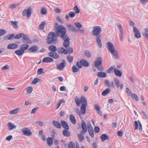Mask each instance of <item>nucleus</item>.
Listing matches in <instances>:
<instances>
[{
	"label": "nucleus",
	"mask_w": 148,
	"mask_h": 148,
	"mask_svg": "<svg viewBox=\"0 0 148 148\" xmlns=\"http://www.w3.org/2000/svg\"><path fill=\"white\" fill-rule=\"evenodd\" d=\"M29 47V45L28 44H23L22 45L21 47L20 48V49H21L22 50H23L24 51V50L27 49Z\"/></svg>",
	"instance_id": "obj_39"
},
{
	"label": "nucleus",
	"mask_w": 148,
	"mask_h": 148,
	"mask_svg": "<svg viewBox=\"0 0 148 148\" xmlns=\"http://www.w3.org/2000/svg\"><path fill=\"white\" fill-rule=\"evenodd\" d=\"M125 92L129 96H131L133 94L130 90L127 88H126Z\"/></svg>",
	"instance_id": "obj_45"
},
{
	"label": "nucleus",
	"mask_w": 148,
	"mask_h": 148,
	"mask_svg": "<svg viewBox=\"0 0 148 148\" xmlns=\"http://www.w3.org/2000/svg\"><path fill=\"white\" fill-rule=\"evenodd\" d=\"M14 34H11L6 36L5 39L6 38L8 40H11L12 38L14 36Z\"/></svg>",
	"instance_id": "obj_54"
},
{
	"label": "nucleus",
	"mask_w": 148,
	"mask_h": 148,
	"mask_svg": "<svg viewBox=\"0 0 148 148\" xmlns=\"http://www.w3.org/2000/svg\"><path fill=\"white\" fill-rule=\"evenodd\" d=\"M82 130L81 131V133L82 134H84L87 131V128L86 123L84 121H82Z\"/></svg>",
	"instance_id": "obj_10"
},
{
	"label": "nucleus",
	"mask_w": 148,
	"mask_h": 148,
	"mask_svg": "<svg viewBox=\"0 0 148 148\" xmlns=\"http://www.w3.org/2000/svg\"><path fill=\"white\" fill-rule=\"evenodd\" d=\"M53 59L50 57H46L45 58L43 59L42 61V62L43 63L45 62L47 63H49L53 62Z\"/></svg>",
	"instance_id": "obj_24"
},
{
	"label": "nucleus",
	"mask_w": 148,
	"mask_h": 148,
	"mask_svg": "<svg viewBox=\"0 0 148 148\" xmlns=\"http://www.w3.org/2000/svg\"><path fill=\"white\" fill-rule=\"evenodd\" d=\"M57 52L59 54L64 53L65 54H67L66 50L62 47H59L57 50Z\"/></svg>",
	"instance_id": "obj_14"
},
{
	"label": "nucleus",
	"mask_w": 148,
	"mask_h": 148,
	"mask_svg": "<svg viewBox=\"0 0 148 148\" xmlns=\"http://www.w3.org/2000/svg\"><path fill=\"white\" fill-rule=\"evenodd\" d=\"M8 126V130H12L16 128V125L11 122H9L7 124Z\"/></svg>",
	"instance_id": "obj_16"
},
{
	"label": "nucleus",
	"mask_w": 148,
	"mask_h": 148,
	"mask_svg": "<svg viewBox=\"0 0 148 148\" xmlns=\"http://www.w3.org/2000/svg\"><path fill=\"white\" fill-rule=\"evenodd\" d=\"M108 136L106 134H103L101 136V139L102 141H104L106 140H108L109 139Z\"/></svg>",
	"instance_id": "obj_29"
},
{
	"label": "nucleus",
	"mask_w": 148,
	"mask_h": 148,
	"mask_svg": "<svg viewBox=\"0 0 148 148\" xmlns=\"http://www.w3.org/2000/svg\"><path fill=\"white\" fill-rule=\"evenodd\" d=\"M67 59L68 62L69 63L72 62L73 60V57L70 55H69L67 57Z\"/></svg>",
	"instance_id": "obj_48"
},
{
	"label": "nucleus",
	"mask_w": 148,
	"mask_h": 148,
	"mask_svg": "<svg viewBox=\"0 0 148 148\" xmlns=\"http://www.w3.org/2000/svg\"><path fill=\"white\" fill-rule=\"evenodd\" d=\"M64 102H65V101L64 99H62L59 100L57 104V106L56 109H57L59 108L62 103Z\"/></svg>",
	"instance_id": "obj_41"
},
{
	"label": "nucleus",
	"mask_w": 148,
	"mask_h": 148,
	"mask_svg": "<svg viewBox=\"0 0 148 148\" xmlns=\"http://www.w3.org/2000/svg\"><path fill=\"white\" fill-rule=\"evenodd\" d=\"M22 132L23 133V135L27 136H30L32 134V132L27 127H24L22 130Z\"/></svg>",
	"instance_id": "obj_9"
},
{
	"label": "nucleus",
	"mask_w": 148,
	"mask_h": 148,
	"mask_svg": "<svg viewBox=\"0 0 148 148\" xmlns=\"http://www.w3.org/2000/svg\"><path fill=\"white\" fill-rule=\"evenodd\" d=\"M68 130H64L63 131V135L66 137H69L71 136L70 132Z\"/></svg>",
	"instance_id": "obj_35"
},
{
	"label": "nucleus",
	"mask_w": 148,
	"mask_h": 148,
	"mask_svg": "<svg viewBox=\"0 0 148 148\" xmlns=\"http://www.w3.org/2000/svg\"><path fill=\"white\" fill-rule=\"evenodd\" d=\"M67 27L68 28L69 30L72 31L73 32H76L77 31V30L76 28L74 26L70 25L69 24H68L66 25Z\"/></svg>",
	"instance_id": "obj_18"
},
{
	"label": "nucleus",
	"mask_w": 148,
	"mask_h": 148,
	"mask_svg": "<svg viewBox=\"0 0 148 148\" xmlns=\"http://www.w3.org/2000/svg\"><path fill=\"white\" fill-rule=\"evenodd\" d=\"M6 32L4 29H0V36H2L4 35L6 33Z\"/></svg>",
	"instance_id": "obj_49"
},
{
	"label": "nucleus",
	"mask_w": 148,
	"mask_h": 148,
	"mask_svg": "<svg viewBox=\"0 0 148 148\" xmlns=\"http://www.w3.org/2000/svg\"><path fill=\"white\" fill-rule=\"evenodd\" d=\"M44 73L42 68L39 69L37 71V73L38 74H41Z\"/></svg>",
	"instance_id": "obj_61"
},
{
	"label": "nucleus",
	"mask_w": 148,
	"mask_h": 148,
	"mask_svg": "<svg viewBox=\"0 0 148 148\" xmlns=\"http://www.w3.org/2000/svg\"><path fill=\"white\" fill-rule=\"evenodd\" d=\"M72 70L73 72L75 73L78 71H79V69L75 66L74 65L72 67Z\"/></svg>",
	"instance_id": "obj_58"
},
{
	"label": "nucleus",
	"mask_w": 148,
	"mask_h": 148,
	"mask_svg": "<svg viewBox=\"0 0 148 148\" xmlns=\"http://www.w3.org/2000/svg\"><path fill=\"white\" fill-rule=\"evenodd\" d=\"M70 119L71 122L74 124L76 123V121L74 116L73 114H71L70 116Z\"/></svg>",
	"instance_id": "obj_34"
},
{
	"label": "nucleus",
	"mask_w": 148,
	"mask_h": 148,
	"mask_svg": "<svg viewBox=\"0 0 148 148\" xmlns=\"http://www.w3.org/2000/svg\"><path fill=\"white\" fill-rule=\"evenodd\" d=\"M26 90H27V94H29L32 92L33 90V88L32 87H28L26 89Z\"/></svg>",
	"instance_id": "obj_53"
},
{
	"label": "nucleus",
	"mask_w": 148,
	"mask_h": 148,
	"mask_svg": "<svg viewBox=\"0 0 148 148\" xmlns=\"http://www.w3.org/2000/svg\"><path fill=\"white\" fill-rule=\"evenodd\" d=\"M117 25L121 34H123V31L122 25L120 23L118 24Z\"/></svg>",
	"instance_id": "obj_42"
},
{
	"label": "nucleus",
	"mask_w": 148,
	"mask_h": 148,
	"mask_svg": "<svg viewBox=\"0 0 148 148\" xmlns=\"http://www.w3.org/2000/svg\"><path fill=\"white\" fill-rule=\"evenodd\" d=\"M19 108H17L15 109H14L10 111L9 112V113L11 114H17L19 111Z\"/></svg>",
	"instance_id": "obj_37"
},
{
	"label": "nucleus",
	"mask_w": 148,
	"mask_h": 148,
	"mask_svg": "<svg viewBox=\"0 0 148 148\" xmlns=\"http://www.w3.org/2000/svg\"><path fill=\"white\" fill-rule=\"evenodd\" d=\"M10 23L14 29H17L18 28V23L17 21H15L14 22L12 21H11Z\"/></svg>",
	"instance_id": "obj_31"
},
{
	"label": "nucleus",
	"mask_w": 148,
	"mask_h": 148,
	"mask_svg": "<svg viewBox=\"0 0 148 148\" xmlns=\"http://www.w3.org/2000/svg\"><path fill=\"white\" fill-rule=\"evenodd\" d=\"M107 45L108 50L110 52L115 50L114 46L111 42H108Z\"/></svg>",
	"instance_id": "obj_13"
},
{
	"label": "nucleus",
	"mask_w": 148,
	"mask_h": 148,
	"mask_svg": "<svg viewBox=\"0 0 148 148\" xmlns=\"http://www.w3.org/2000/svg\"><path fill=\"white\" fill-rule=\"evenodd\" d=\"M24 51L21 49H18L15 51V53L18 56H21L24 53Z\"/></svg>",
	"instance_id": "obj_36"
},
{
	"label": "nucleus",
	"mask_w": 148,
	"mask_h": 148,
	"mask_svg": "<svg viewBox=\"0 0 148 148\" xmlns=\"http://www.w3.org/2000/svg\"><path fill=\"white\" fill-rule=\"evenodd\" d=\"M66 62L65 60H63L62 61V62L60 64H57L56 68L60 71H62L66 66Z\"/></svg>",
	"instance_id": "obj_8"
},
{
	"label": "nucleus",
	"mask_w": 148,
	"mask_h": 148,
	"mask_svg": "<svg viewBox=\"0 0 148 148\" xmlns=\"http://www.w3.org/2000/svg\"><path fill=\"white\" fill-rule=\"evenodd\" d=\"M62 125L63 128L66 130L69 129V125L67 123L64 121H61Z\"/></svg>",
	"instance_id": "obj_21"
},
{
	"label": "nucleus",
	"mask_w": 148,
	"mask_h": 148,
	"mask_svg": "<svg viewBox=\"0 0 148 148\" xmlns=\"http://www.w3.org/2000/svg\"><path fill=\"white\" fill-rule=\"evenodd\" d=\"M41 79L38 78H34L31 84L33 85L36 84L37 83L40 82Z\"/></svg>",
	"instance_id": "obj_43"
},
{
	"label": "nucleus",
	"mask_w": 148,
	"mask_h": 148,
	"mask_svg": "<svg viewBox=\"0 0 148 148\" xmlns=\"http://www.w3.org/2000/svg\"><path fill=\"white\" fill-rule=\"evenodd\" d=\"M63 40V45L66 49L68 48L70 45V39L68 36L62 38Z\"/></svg>",
	"instance_id": "obj_6"
},
{
	"label": "nucleus",
	"mask_w": 148,
	"mask_h": 148,
	"mask_svg": "<svg viewBox=\"0 0 148 148\" xmlns=\"http://www.w3.org/2000/svg\"><path fill=\"white\" fill-rule=\"evenodd\" d=\"M68 147V148H75V144L73 142H71L69 143Z\"/></svg>",
	"instance_id": "obj_50"
},
{
	"label": "nucleus",
	"mask_w": 148,
	"mask_h": 148,
	"mask_svg": "<svg viewBox=\"0 0 148 148\" xmlns=\"http://www.w3.org/2000/svg\"><path fill=\"white\" fill-rule=\"evenodd\" d=\"M114 68V67L113 66H111L110 67L109 69L106 72L107 73H110L112 72H113V70Z\"/></svg>",
	"instance_id": "obj_60"
},
{
	"label": "nucleus",
	"mask_w": 148,
	"mask_h": 148,
	"mask_svg": "<svg viewBox=\"0 0 148 148\" xmlns=\"http://www.w3.org/2000/svg\"><path fill=\"white\" fill-rule=\"evenodd\" d=\"M114 81L116 86L117 88H119L120 86V82L119 80L116 78H114Z\"/></svg>",
	"instance_id": "obj_40"
},
{
	"label": "nucleus",
	"mask_w": 148,
	"mask_h": 148,
	"mask_svg": "<svg viewBox=\"0 0 148 148\" xmlns=\"http://www.w3.org/2000/svg\"><path fill=\"white\" fill-rule=\"evenodd\" d=\"M74 24L75 26L78 29H80L82 27V25L79 22L75 23Z\"/></svg>",
	"instance_id": "obj_55"
},
{
	"label": "nucleus",
	"mask_w": 148,
	"mask_h": 148,
	"mask_svg": "<svg viewBox=\"0 0 148 148\" xmlns=\"http://www.w3.org/2000/svg\"><path fill=\"white\" fill-rule=\"evenodd\" d=\"M58 40V36L53 32H49L47 38V42L48 44H55Z\"/></svg>",
	"instance_id": "obj_3"
},
{
	"label": "nucleus",
	"mask_w": 148,
	"mask_h": 148,
	"mask_svg": "<svg viewBox=\"0 0 148 148\" xmlns=\"http://www.w3.org/2000/svg\"><path fill=\"white\" fill-rule=\"evenodd\" d=\"M133 31L135 33V36L136 38H139L141 37L140 33L136 27H134Z\"/></svg>",
	"instance_id": "obj_11"
},
{
	"label": "nucleus",
	"mask_w": 148,
	"mask_h": 148,
	"mask_svg": "<svg viewBox=\"0 0 148 148\" xmlns=\"http://www.w3.org/2000/svg\"><path fill=\"white\" fill-rule=\"evenodd\" d=\"M114 71L115 75L116 76L118 77L121 76L122 73L120 70H119L116 68H114Z\"/></svg>",
	"instance_id": "obj_20"
},
{
	"label": "nucleus",
	"mask_w": 148,
	"mask_h": 148,
	"mask_svg": "<svg viewBox=\"0 0 148 148\" xmlns=\"http://www.w3.org/2000/svg\"><path fill=\"white\" fill-rule=\"evenodd\" d=\"M111 91V90L109 88H107L104 90L102 93V95L105 96L107 95Z\"/></svg>",
	"instance_id": "obj_33"
},
{
	"label": "nucleus",
	"mask_w": 148,
	"mask_h": 148,
	"mask_svg": "<svg viewBox=\"0 0 148 148\" xmlns=\"http://www.w3.org/2000/svg\"><path fill=\"white\" fill-rule=\"evenodd\" d=\"M49 49L51 52H55L57 50L56 47L54 45H51L49 47Z\"/></svg>",
	"instance_id": "obj_28"
},
{
	"label": "nucleus",
	"mask_w": 148,
	"mask_h": 148,
	"mask_svg": "<svg viewBox=\"0 0 148 148\" xmlns=\"http://www.w3.org/2000/svg\"><path fill=\"white\" fill-rule=\"evenodd\" d=\"M101 37V36L98 37H96V38L97 43L99 47L100 48L102 47V43L100 38Z\"/></svg>",
	"instance_id": "obj_27"
},
{
	"label": "nucleus",
	"mask_w": 148,
	"mask_h": 148,
	"mask_svg": "<svg viewBox=\"0 0 148 148\" xmlns=\"http://www.w3.org/2000/svg\"><path fill=\"white\" fill-rule=\"evenodd\" d=\"M134 125L135 130H137L139 127V129L140 131H141L142 130V125L140 122L139 121H138V123L136 121H135Z\"/></svg>",
	"instance_id": "obj_12"
},
{
	"label": "nucleus",
	"mask_w": 148,
	"mask_h": 148,
	"mask_svg": "<svg viewBox=\"0 0 148 148\" xmlns=\"http://www.w3.org/2000/svg\"><path fill=\"white\" fill-rule=\"evenodd\" d=\"M105 85L108 88H110V82L107 79H106L104 81Z\"/></svg>",
	"instance_id": "obj_44"
},
{
	"label": "nucleus",
	"mask_w": 148,
	"mask_h": 148,
	"mask_svg": "<svg viewBox=\"0 0 148 148\" xmlns=\"http://www.w3.org/2000/svg\"><path fill=\"white\" fill-rule=\"evenodd\" d=\"M75 111L76 113L79 116V117L81 116V114L79 110V108H75Z\"/></svg>",
	"instance_id": "obj_57"
},
{
	"label": "nucleus",
	"mask_w": 148,
	"mask_h": 148,
	"mask_svg": "<svg viewBox=\"0 0 148 148\" xmlns=\"http://www.w3.org/2000/svg\"><path fill=\"white\" fill-rule=\"evenodd\" d=\"M9 68V66L8 65H6L1 68V70L3 71L5 70L8 69Z\"/></svg>",
	"instance_id": "obj_63"
},
{
	"label": "nucleus",
	"mask_w": 148,
	"mask_h": 148,
	"mask_svg": "<svg viewBox=\"0 0 148 148\" xmlns=\"http://www.w3.org/2000/svg\"><path fill=\"white\" fill-rule=\"evenodd\" d=\"M38 46L34 45L30 47L29 49V50L30 52H36L38 51Z\"/></svg>",
	"instance_id": "obj_19"
},
{
	"label": "nucleus",
	"mask_w": 148,
	"mask_h": 148,
	"mask_svg": "<svg viewBox=\"0 0 148 148\" xmlns=\"http://www.w3.org/2000/svg\"><path fill=\"white\" fill-rule=\"evenodd\" d=\"M41 13L42 14H46L47 13V11L46 8H42L41 9Z\"/></svg>",
	"instance_id": "obj_51"
},
{
	"label": "nucleus",
	"mask_w": 148,
	"mask_h": 148,
	"mask_svg": "<svg viewBox=\"0 0 148 148\" xmlns=\"http://www.w3.org/2000/svg\"><path fill=\"white\" fill-rule=\"evenodd\" d=\"M75 101L76 105L78 106H80L81 103H82L80 108L81 112L83 114H85L87 106V100L86 98L84 96L81 97L80 100L78 98L76 97L75 99Z\"/></svg>",
	"instance_id": "obj_1"
},
{
	"label": "nucleus",
	"mask_w": 148,
	"mask_h": 148,
	"mask_svg": "<svg viewBox=\"0 0 148 148\" xmlns=\"http://www.w3.org/2000/svg\"><path fill=\"white\" fill-rule=\"evenodd\" d=\"M32 14V8L29 7L28 9L23 10V15L24 16H27V18H29Z\"/></svg>",
	"instance_id": "obj_7"
},
{
	"label": "nucleus",
	"mask_w": 148,
	"mask_h": 148,
	"mask_svg": "<svg viewBox=\"0 0 148 148\" xmlns=\"http://www.w3.org/2000/svg\"><path fill=\"white\" fill-rule=\"evenodd\" d=\"M85 54L86 57L88 58H90L91 57V53L88 51H86L85 53Z\"/></svg>",
	"instance_id": "obj_59"
},
{
	"label": "nucleus",
	"mask_w": 148,
	"mask_h": 148,
	"mask_svg": "<svg viewBox=\"0 0 148 148\" xmlns=\"http://www.w3.org/2000/svg\"><path fill=\"white\" fill-rule=\"evenodd\" d=\"M97 76L100 77L104 78L106 76V74L104 72H99L97 73Z\"/></svg>",
	"instance_id": "obj_32"
},
{
	"label": "nucleus",
	"mask_w": 148,
	"mask_h": 148,
	"mask_svg": "<svg viewBox=\"0 0 148 148\" xmlns=\"http://www.w3.org/2000/svg\"><path fill=\"white\" fill-rule=\"evenodd\" d=\"M55 27L56 29V33L57 36L60 37L61 39L68 36L66 33V30L65 27L62 25H58L56 24Z\"/></svg>",
	"instance_id": "obj_2"
},
{
	"label": "nucleus",
	"mask_w": 148,
	"mask_h": 148,
	"mask_svg": "<svg viewBox=\"0 0 148 148\" xmlns=\"http://www.w3.org/2000/svg\"><path fill=\"white\" fill-rule=\"evenodd\" d=\"M73 10L75 11L76 14L79 13L80 12V10L77 6H75L74 7Z\"/></svg>",
	"instance_id": "obj_56"
},
{
	"label": "nucleus",
	"mask_w": 148,
	"mask_h": 148,
	"mask_svg": "<svg viewBox=\"0 0 148 148\" xmlns=\"http://www.w3.org/2000/svg\"><path fill=\"white\" fill-rule=\"evenodd\" d=\"M80 62L81 65L85 67H88L89 66V63L85 60L84 59L81 60L80 61Z\"/></svg>",
	"instance_id": "obj_26"
},
{
	"label": "nucleus",
	"mask_w": 148,
	"mask_h": 148,
	"mask_svg": "<svg viewBox=\"0 0 148 148\" xmlns=\"http://www.w3.org/2000/svg\"><path fill=\"white\" fill-rule=\"evenodd\" d=\"M23 39L25 41V42L27 43H31V40L29 39V37L26 34L23 35Z\"/></svg>",
	"instance_id": "obj_25"
},
{
	"label": "nucleus",
	"mask_w": 148,
	"mask_h": 148,
	"mask_svg": "<svg viewBox=\"0 0 148 148\" xmlns=\"http://www.w3.org/2000/svg\"><path fill=\"white\" fill-rule=\"evenodd\" d=\"M24 35L23 33H21L17 34L14 37V38L15 39H19L21 38Z\"/></svg>",
	"instance_id": "obj_46"
},
{
	"label": "nucleus",
	"mask_w": 148,
	"mask_h": 148,
	"mask_svg": "<svg viewBox=\"0 0 148 148\" xmlns=\"http://www.w3.org/2000/svg\"><path fill=\"white\" fill-rule=\"evenodd\" d=\"M102 58L101 57H98L96 59V61L95 62V67L101 71L103 70V68L102 66Z\"/></svg>",
	"instance_id": "obj_5"
},
{
	"label": "nucleus",
	"mask_w": 148,
	"mask_h": 148,
	"mask_svg": "<svg viewBox=\"0 0 148 148\" xmlns=\"http://www.w3.org/2000/svg\"><path fill=\"white\" fill-rule=\"evenodd\" d=\"M18 46L17 44L11 43L8 45L7 48L8 49H14L16 48Z\"/></svg>",
	"instance_id": "obj_17"
},
{
	"label": "nucleus",
	"mask_w": 148,
	"mask_h": 148,
	"mask_svg": "<svg viewBox=\"0 0 148 148\" xmlns=\"http://www.w3.org/2000/svg\"><path fill=\"white\" fill-rule=\"evenodd\" d=\"M46 24L45 21H43L40 24L38 27V29L42 30L44 29L45 25Z\"/></svg>",
	"instance_id": "obj_38"
},
{
	"label": "nucleus",
	"mask_w": 148,
	"mask_h": 148,
	"mask_svg": "<svg viewBox=\"0 0 148 148\" xmlns=\"http://www.w3.org/2000/svg\"><path fill=\"white\" fill-rule=\"evenodd\" d=\"M93 29L92 34L93 36H96V37L101 36L100 34L101 32V29L100 26H95L93 27Z\"/></svg>",
	"instance_id": "obj_4"
},
{
	"label": "nucleus",
	"mask_w": 148,
	"mask_h": 148,
	"mask_svg": "<svg viewBox=\"0 0 148 148\" xmlns=\"http://www.w3.org/2000/svg\"><path fill=\"white\" fill-rule=\"evenodd\" d=\"M114 57L116 59H119V56L118 52L115 50L113 51L110 52Z\"/></svg>",
	"instance_id": "obj_22"
},
{
	"label": "nucleus",
	"mask_w": 148,
	"mask_h": 148,
	"mask_svg": "<svg viewBox=\"0 0 148 148\" xmlns=\"http://www.w3.org/2000/svg\"><path fill=\"white\" fill-rule=\"evenodd\" d=\"M77 136L79 141L80 142L82 141L84 138V137L83 135H82L81 134H78Z\"/></svg>",
	"instance_id": "obj_47"
},
{
	"label": "nucleus",
	"mask_w": 148,
	"mask_h": 148,
	"mask_svg": "<svg viewBox=\"0 0 148 148\" xmlns=\"http://www.w3.org/2000/svg\"><path fill=\"white\" fill-rule=\"evenodd\" d=\"M131 97H133V98L137 101H138V97L135 94H133L132 95H131Z\"/></svg>",
	"instance_id": "obj_62"
},
{
	"label": "nucleus",
	"mask_w": 148,
	"mask_h": 148,
	"mask_svg": "<svg viewBox=\"0 0 148 148\" xmlns=\"http://www.w3.org/2000/svg\"><path fill=\"white\" fill-rule=\"evenodd\" d=\"M48 55L50 57L54 59H58L59 57V55L55 52H49L48 53Z\"/></svg>",
	"instance_id": "obj_15"
},
{
	"label": "nucleus",
	"mask_w": 148,
	"mask_h": 148,
	"mask_svg": "<svg viewBox=\"0 0 148 148\" xmlns=\"http://www.w3.org/2000/svg\"><path fill=\"white\" fill-rule=\"evenodd\" d=\"M52 123L53 126L56 128L60 129L61 128V125L60 123L58 121H53Z\"/></svg>",
	"instance_id": "obj_23"
},
{
	"label": "nucleus",
	"mask_w": 148,
	"mask_h": 148,
	"mask_svg": "<svg viewBox=\"0 0 148 148\" xmlns=\"http://www.w3.org/2000/svg\"><path fill=\"white\" fill-rule=\"evenodd\" d=\"M53 139H52L51 138L49 137L47 139V143L48 145L49 146H51L53 142Z\"/></svg>",
	"instance_id": "obj_30"
},
{
	"label": "nucleus",
	"mask_w": 148,
	"mask_h": 148,
	"mask_svg": "<svg viewBox=\"0 0 148 148\" xmlns=\"http://www.w3.org/2000/svg\"><path fill=\"white\" fill-rule=\"evenodd\" d=\"M117 135L120 137H121L123 136V133L122 131H119L117 132Z\"/></svg>",
	"instance_id": "obj_64"
},
{
	"label": "nucleus",
	"mask_w": 148,
	"mask_h": 148,
	"mask_svg": "<svg viewBox=\"0 0 148 148\" xmlns=\"http://www.w3.org/2000/svg\"><path fill=\"white\" fill-rule=\"evenodd\" d=\"M67 49L66 50V51L67 52V53H72L73 52V49L72 48L69 47L68 48H67Z\"/></svg>",
	"instance_id": "obj_52"
}]
</instances>
